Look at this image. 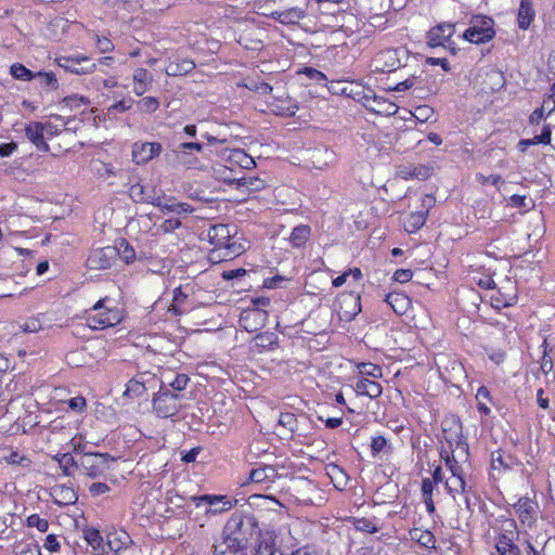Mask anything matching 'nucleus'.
Returning <instances> with one entry per match:
<instances>
[{"instance_id": "nucleus-27", "label": "nucleus", "mask_w": 555, "mask_h": 555, "mask_svg": "<svg viewBox=\"0 0 555 555\" xmlns=\"http://www.w3.org/2000/svg\"><path fill=\"white\" fill-rule=\"evenodd\" d=\"M354 391L359 396H366L371 399H376L382 395L383 387L378 382L361 377L354 385Z\"/></svg>"}, {"instance_id": "nucleus-62", "label": "nucleus", "mask_w": 555, "mask_h": 555, "mask_svg": "<svg viewBox=\"0 0 555 555\" xmlns=\"http://www.w3.org/2000/svg\"><path fill=\"white\" fill-rule=\"evenodd\" d=\"M67 404H68V408L72 411L78 412V413H82L86 410V406H87L86 399L83 397H81V396H77V397L70 398L67 401Z\"/></svg>"}, {"instance_id": "nucleus-43", "label": "nucleus", "mask_w": 555, "mask_h": 555, "mask_svg": "<svg viewBox=\"0 0 555 555\" xmlns=\"http://www.w3.org/2000/svg\"><path fill=\"white\" fill-rule=\"evenodd\" d=\"M255 343L260 350H272L278 346V335L273 332H263L255 337Z\"/></svg>"}, {"instance_id": "nucleus-56", "label": "nucleus", "mask_w": 555, "mask_h": 555, "mask_svg": "<svg viewBox=\"0 0 555 555\" xmlns=\"http://www.w3.org/2000/svg\"><path fill=\"white\" fill-rule=\"evenodd\" d=\"M551 138H552L551 126L550 125H545L543 127V130H542L541 134L534 135L533 138L528 139V140H529L531 145L550 144L551 143Z\"/></svg>"}, {"instance_id": "nucleus-41", "label": "nucleus", "mask_w": 555, "mask_h": 555, "mask_svg": "<svg viewBox=\"0 0 555 555\" xmlns=\"http://www.w3.org/2000/svg\"><path fill=\"white\" fill-rule=\"evenodd\" d=\"M386 301L398 314H403L410 304L409 298L400 293L388 294Z\"/></svg>"}, {"instance_id": "nucleus-39", "label": "nucleus", "mask_w": 555, "mask_h": 555, "mask_svg": "<svg viewBox=\"0 0 555 555\" xmlns=\"http://www.w3.org/2000/svg\"><path fill=\"white\" fill-rule=\"evenodd\" d=\"M353 527L357 531L364 533H376L380 530L379 520L374 518H353L352 520Z\"/></svg>"}, {"instance_id": "nucleus-8", "label": "nucleus", "mask_w": 555, "mask_h": 555, "mask_svg": "<svg viewBox=\"0 0 555 555\" xmlns=\"http://www.w3.org/2000/svg\"><path fill=\"white\" fill-rule=\"evenodd\" d=\"M57 66L75 75H88L96 69V63L82 54L61 55L55 59Z\"/></svg>"}, {"instance_id": "nucleus-35", "label": "nucleus", "mask_w": 555, "mask_h": 555, "mask_svg": "<svg viewBox=\"0 0 555 555\" xmlns=\"http://www.w3.org/2000/svg\"><path fill=\"white\" fill-rule=\"evenodd\" d=\"M335 153L333 150L323 147L318 149L312 154V163L315 168L324 169L335 163Z\"/></svg>"}, {"instance_id": "nucleus-3", "label": "nucleus", "mask_w": 555, "mask_h": 555, "mask_svg": "<svg viewBox=\"0 0 555 555\" xmlns=\"http://www.w3.org/2000/svg\"><path fill=\"white\" fill-rule=\"evenodd\" d=\"M258 524L253 515H245L235 512L228 519L223 534L231 538H237L240 542H244L248 546L249 540L256 534Z\"/></svg>"}, {"instance_id": "nucleus-31", "label": "nucleus", "mask_w": 555, "mask_h": 555, "mask_svg": "<svg viewBox=\"0 0 555 555\" xmlns=\"http://www.w3.org/2000/svg\"><path fill=\"white\" fill-rule=\"evenodd\" d=\"M534 18V11L531 0H520L517 24L520 29H528Z\"/></svg>"}, {"instance_id": "nucleus-14", "label": "nucleus", "mask_w": 555, "mask_h": 555, "mask_svg": "<svg viewBox=\"0 0 555 555\" xmlns=\"http://www.w3.org/2000/svg\"><path fill=\"white\" fill-rule=\"evenodd\" d=\"M197 507L207 505L206 513L220 514L232 508L233 503L225 495L204 494L193 498Z\"/></svg>"}, {"instance_id": "nucleus-64", "label": "nucleus", "mask_w": 555, "mask_h": 555, "mask_svg": "<svg viewBox=\"0 0 555 555\" xmlns=\"http://www.w3.org/2000/svg\"><path fill=\"white\" fill-rule=\"evenodd\" d=\"M181 227V221L178 218H169L165 220L158 228L163 233H171Z\"/></svg>"}, {"instance_id": "nucleus-58", "label": "nucleus", "mask_w": 555, "mask_h": 555, "mask_svg": "<svg viewBox=\"0 0 555 555\" xmlns=\"http://www.w3.org/2000/svg\"><path fill=\"white\" fill-rule=\"evenodd\" d=\"M186 294L182 291L181 287H177L173 291V299H172V310H175L178 313H182L181 305L186 299Z\"/></svg>"}, {"instance_id": "nucleus-60", "label": "nucleus", "mask_w": 555, "mask_h": 555, "mask_svg": "<svg viewBox=\"0 0 555 555\" xmlns=\"http://www.w3.org/2000/svg\"><path fill=\"white\" fill-rule=\"evenodd\" d=\"M133 103H134V101L132 99L120 100L119 102L113 104L108 108V112L111 114L127 112V111H129L132 107Z\"/></svg>"}, {"instance_id": "nucleus-16", "label": "nucleus", "mask_w": 555, "mask_h": 555, "mask_svg": "<svg viewBox=\"0 0 555 555\" xmlns=\"http://www.w3.org/2000/svg\"><path fill=\"white\" fill-rule=\"evenodd\" d=\"M370 93H372V95L369 93L364 95V106L367 109L375 114L386 116H391L397 113L398 106L395 103L390 102L382 95H376L373 93V91H370Z\"/></svg>"}, {"instance_id": "nucleus-61", "label": "nucleus", "mask_w": 555, "mask_h": 555, "mask_svg": "<svg viewBox=\"0 0 555 555\" xmlns=\"http://www.w3.org/2000/svg\"><path fill=\"white\" fill-rule=\"evenodd\" d=\"M111 491V487L105 482H93L89 486V493L92 496H101Z\"/></svg>"}, {"instance_id": "nucleus-12", "label": "nucleus", "mask_w": 555, "mask_h": 555, "mask_svg": "<svg viewBox=\"0 0 555 555\" xmlns=\"http://www.w3.org/2000/svg\"><path fill=\"white\" fill-rule=\"evenodd\" d=\"M442 434L449 448L453 449L455 447L462 450L467 448L463 441L462 424L457 417L451 416L442 422Z\"/></svg>"}, {"instance_id": "nucleus-11", "label": "nucleus", "mask_w": 555, "mask_h": 555, "mask_svg": "<svg viewBox=\"0 0 555 555\" xmlns=\"http://www.w3.org/2000/svg\"><path fill=\"white\" fill-rule=\"evenodd\" d=\"M157 377L150 372L138 373L131 378L126 387L124 396L137 398L142 396L149 388H154L157 384Z\"/></svg>"}, {"instance_id": "nucleus-54", "label": "nucleus", "mask_w": 555, "mask_h": 555, "mask_svg": "<svg viewBox=\"0 0 555 555\" xmlns=\"http://www.w3.org/2000/svg\"><path fill=\"white\" fill-rule=\"evenodd\" d=\"M36 77L40 78V83L44 87H49L52 90H55L59 88V82H57L56 76L52 72H49V73L38 72V73H36Z\"/></svg>"}, {"instance_id": "nucleus-19", "label": "nucleus", "mask_w": 555, "mask_h": 555, "mask_svg": "<svg viewBox=\"0 0 555 555\" xmlns=\"http://www.w3.org/2000/svg\"><path fill=\"white\" fill-rule=\"evenodd\" d=\"M131 543L130 535L125 531H115L106 535V543L103 547V555H119Z\"/></svg>"}, {"instance_id": "nucleus-33", "label": "nucleus", "mask_w": 555, "mask_h": 555, "mask_svg": "<svg viewBox=\"0 0 555 555\" xmlns=\"http://www.w3.org/2000/svg\"><path fill=\"white\" fill-rule=\"evenodd\" d=\"M195 63L189 59H177L168 64L165 72L168 76H182L192 72Z\"/></svg>"}, {"instance_id": "nucleus-21", "label": "nucleus", "mask_w": 555, "mask_h": 555, "mask_svg": "<svg viewBox=\"0 0 555 555\" xmlns=\"http://www.w3.org/2000/svg\"><path fill=\"white\" fill-rule=\"evenodd\" d=\"M132 92L137 96H142L144 93L151 90L153 86V75L143 67H138L133 70L132 74Z\"/></svg>"}, {"instance_id": "nucleus-25", "label": "nucleus", "mask_w": 555, "mask_h": 555, "mask_svg": "<svg viewBox=\"0 0 555 555\" xmlns=\"http://www.w3.org/2000/svg\"><path fill=\"white\" fill-rule=\"evenodd\" d=\"M53 502L59 506H66L76 503L78 495L72 487L56 485L51 489Z\"/></svg>"}, {"instance_id": "nucleus-42", "label": "nucleus", "mask_w": 555, "mask_h": 555, "mask_svg": "<svg viewBox=\"0 0 555 555\" xmlns=\"http://www.w3.org/2000/svg\"><path fill=\"white\" fill-rule=\"evenodd\" d=\"M310 227L306 224L297 225L293 229L289 242L294 247H300L302 246L310 236Z\"/></svg>"}, {"instance_id": "nucleus-37", "label": "nucleus", "mask_w": 555, "mask_h": 555, "mask_svg": "<svg viewBox=\"0 0 555 555\" xmlns=\"http://www.w3.org/2000/svg\"><path fill=\"white\" fill-rule=\"evenodd\" d=\"M237 42L246 50L260 51L263 48V42L256 36L255 30H246L242 33L237 39Z\"/></svg>"}, {"instance_id": "nucleus-13", "label": "nucleus", "mask_w": 555, "mask_h": 555, "mask_svg": "<svg viewBox=\"0 0 555 555\" xmlns=\"http://www.w3.org/2000/svg\"><path fill=\"white\" fill-rule=\"evenodd\" d=\"M52 128L50 124L33 121L25 128L26 138L41 152H49L50 146L44 140V135Z\"/></svg>"}, {"instance_id": "nucleus-4", "label": "nucleus", "mask_w": 555, "mask_h": 555, "mask_svg": "<svg viewBox=\"0 0 555 555\" xmlns=\"http://www.w3.org/2000/svg\"><path fill=\"white\" fill-rule=\"evenodd\" d=\"M494 36V21L485 15L474 16L470 20L469 27L462 35L463 39L475 44L488 42Z\"/></svg>"}, {"instance_id": "nucleus-52", "label": "nucleus", "mask_w": 555, "mask_h": 555, "mask_svg": "<svg viewBox=\"0 0 555 555\" xmlns=\"http://www.w3.org/2000/svg\"><path fill=\"white\" fill-rule=\"evenodd\" d=\"M434 108L429 105H420L415 107L412 115L415 117V119L420 122H426L434 116Z\"/></svg>"}, {"instance_id": "nucleus-7", "label": "nucleus", "mask_w": 555, "mask_h": 555, "mask_svg": "<svg viewBox=\"0 0 555 555\" xmlns=\"http://www.w3.org/2000/svg\"><path fill=\"white\" fill-rule=\"evenodd\" d=\"M204 145L198 142H183L172 150V156L176 165L186 169H199L202 163L197 157L202 153Z\"/></svg>"}, {"instance_id": "nucleus-55", "label": "nucleus", "mask_w": 555, "mask_h": 555, "mask_svg": "<svg viewBox=\"0 0 555 555\" xmlns=\"http://www.w3.org/2000/svg\"><path fill=\"white\" fill-rule=\"evenodd\" d=\"M440 555H461L459 545L451 541H441L436 548Z\"/></svg>"}, {"instance_id": "nucleus-50", "label": "nucleus", "mask_w": 555, "mask_h": 555, "mask_svg": "<svg viewBox=\"0 0 555 555\" xmlns=\"http://www.w3.org/2000/svg\"><path fill=\"white\" fill-rule=\"evenodd\" d=\"M358 370L362 377L371 376L374 378H379L383 375L382 367L373 363H360L358 365Z\"/></svg>"}, {"instance_id": "nucleus-40", "label": "nucleus", "mask_w": 555, "mask_h": 555, "mask_svg": "<svg viewBox=\"0 0 555 555\" xmlns=\"http://www.w3.org/2000/svg\"><path fill=\"white\" fill-rule=\"evenodd\" d=\"M214 172L216 177L220 180H222L225 183L232 184L236 183L238 181L237 172H235V169L232 167H229L225 164H216L214 166Z\"/></svg>"}, {"instance_id": "nucleus-57", "label": "nucleus", "mask_w": 555, "mask_h": 555, "mask_svg": "<svg viewBox=\"0 0 555 555\" xmlns=\"http://www.w3.org/2000/svg\"><path fill=\"white\" fill-rule=\"evenodd\" d=\"M254 555H275V550L272 541H259Z\"/></svg>"}, {"instance_id": "nucleus-45", "label": "nucleus", "mask_w": 555, "mask_h": 555, "mask_svg": "<svg viewBox=\"0 0 555 555\" xmlns=\"http://www.w3.org/2000/svg\"><path fill=\"white\" fill-rule=\"evenodd\" d=\"M426 222L424 212H412L404 222V229L409 233H414L421 229Z\"/></svg>"}, {"instance_id": "nucleus-22", "label": "nucleus", "mask_w": 555, "mask_h": 555, "mask_svg": "<svg viewBox=\"0 0 555 555\" xmlns=\"http://www.w3.org/2000/svg\"><path fill=\"white\" fill-rule=\"evenodd\" d=\"M410 540L425 551L437 548V540L434 533L427 529L413 528L409 531Z\"/></svg>"}, {"instance_id": "nucleus-9", "label": "nucleus", "mask_w": 555, "mask_h": 555, "mask_svg": "<svg viewBox=\"0 0 555 555\" xmlns=\"http://www.w3.org/2000/svg\"><path fill=\"white\" fill-rule=\"evenodd\" d=\"M399 49H385L375 54L371 62V68L376 73H391L401 66V54Z\"/></svg>"}, {"instance_id": "nucleus-28", "label": "nucleus", "mask_w": 555, "mask_h": 555, "mask_svg": "<svg viewBox=\"0 0 555 555\" xmlns=\"http://www.w3.org/2000/svg\"><path fill=\"white\" fill-rule=\"evenodd\" d=\"M360 299V295L353 292L343 295L340 308L346 319L351 320L361 312Z\"/></svg>"}, {"instance_id": "nucleus-34", "label": "nucleus", "mask_w": 555, "mask_h": 555, "mask_svg": "<svg viewBox=\"0 0 555 555\" xmlns=\"http://www.w3.org/2000/svg\"><path fill=\"white\" fill-rule=\"evenodd\" d=\"M278 473L273 466L267 465L251 469L249 479L255 483H269L273 482Z\"/></svg>"}, {"instance_id": "nucleus-48", "label": "nucleus", "mask_w": 555, "mask_h": 555, "mask_svg": "<svg viewBox=\"0 0 555 555\" xmlns=\"http://www.w3.org/2000/svg\"><path fill=\"white\" fill-rule=\"evenodd\" d=\"M11 75L18 80L30 81L36 78V73L26 68L23 64L15 63L10 68Z\"/></svg>"}, {"instance_id": "nucleus-38", "label": "nucleus", "mask_w": 555, "mask_h": 555, "mask_svg": "<svg viewBox=\"0 0 555 555\" xmlns=\"http://www.w3.org/2000/svg\"><path fill=\"white\" fill-rule=\"evenodd\" d=\"M114 247L116 248V251H118V257L127 264L132 263L135 260V250L127 240H116Z\"/></svg>"}, {"instance_id": "nucleus-24", "label": "nucleus", "mask_w": 555, "mask_h": 555, "mask_svg": "<svg viewBox=\"0 0 555 555\" xmlns=\"http://www.w3.org/2000/svg\"><path fill=\"white\" fill-rule=\"evenodd\" d=\"M244 250L245 247L242 244L233 241L231 237L229 242H227V244H224L220 249L210 251V259L215 261L232 259L241 255Z\"/></svg>"}, {"instance_id": "nucleus-32", "label": "nucleus", "mask_w": 555, "mask_h": 555, "mask_svg": "<svg viewBox=\"0 0 555 555\" xmlns=\"http://www.w3.org/2000/svg\"><path fill=\"white\" fill-rule=\"evenodd\" d=\"M224 160H231L238 163V169H253L256 167L255 159L248 155L245 151L240 149H234L229 151L227 156L224 157Z\"/></svg>"}, {"instance_id": "nucleus-26", "label": "nucleus", "mask_w": 555, "mask_h": 555, "mask_svg": "<svg viewBox=\"0 0 555 555\" xmlns=\"http://www.w3.org/2000/svg\"><path fill=\"white\" fill-rule=\"evenodd\" d=\"M306 16V11L299 7L289 8L286 10L274 11L271 17L284 25L297 24Z\"/></svg>"}, {"instance_id": "nucleus-46", "label": "nucleus", "mask_w": 555, "mask_h": 555, "mask_svg": "<svg viewBox=\"0 0 555 555\" xmlns=\"http://www.w3.org/2000/svg\"><path fill=\"white\" fill-rule=\"evenodd\" d=\"M60 468L65 476H73L74 472L79 469V460H75L70 453H64L61 456Z\"/></svg>"}, {"instance_id": "nucleus-47", "label": "nucleus", "mask_w": 555, "mask_h": 555, "mask_svg": "<svg viewBox=\"0 0 555 555\" xmlns=\"http://www.w3.org/2000/svg\"><path fill=\"white\" fill-rule=\"evenodd\" d=\"M278 426L285 429L288 434H293L297 429V417L292 412L280 414Z\"/></svg>"}, {"instance_id": "nucleus-29", "label": "nucleus", "mask_w": 555, "mask_h": 555, "mask_svg": "<svg viewBox=\"0 0 555 555\" xmlns=\"http://www.w3.org/2000/svg\"><path fill=\"white\" fill-rule=\"evenodd\" d=\"M446 465L448 466L449 470L452 473V478L447 481V487L449 488L450 492H452L451 483L455 488H460L462 492L465 491V482L463 477L461 476V467L457 465V462L454 460V456L449 455L446 452Z\"/></svg>"}, {"instance_id": "nucleus-5", "label": "nucleus", "mask_w": 555, "mask_h": 555, "mask_svg": "<svg viewBox=\"0 0 555 555\" xmlns=\"http://www.w3.org/2000/svg\"><path fill=\"white\" fill-rule=\"evenodd\" d=\"M183 396L170 391L169 389H159L153 397V411L158 417L167 418L176 415L182 406Z\"/></svg>"}, {"instance_id": "nucleus-18", "label": "nucleus", "mask_w": 555, "mask_h": 555, "mask_svg": "<svg viewBox=\"0 0 555 555\" xmlns=\"http://www.w3.org/2000/svg\"><path fill=\"white\" fill-rule=\"evenodd\" d=\"M214 555H248V546L240 542L237 538L227 537L222 533V540L214 544Z\"/></svg>"}, {"instance_id": "nucleus-15", "label": "nucleus", "mask_w": 555, "mask_h": 555, "mask_svg": "<svg viewBox=\"0 0 555 555\" xmlns=\"http://www.w3.org/2000/svg\"><path fill=\"white\" fill-rule=\"evenodd\" d=\"M455 33V24L441 23L433 27L427 34V43L429 47H446Z\"/></svg>"}, {"instance_id": "nucleus-20", "label": "nucleus", "mask_w": 555, "mask_h": 555, "mask_svg": "<svg viewBox=\"0 0 555 555\" xmlns=\"http://www.w3.org/2000/svg\"><path fill=\"white\" fill-rule=\"evenodd\" d=\"M162 144L158 142L135 143L132 149V158L137 164H145L158 156Z\"/></svg>"}, {"instance_id": "nucleus-36", "label": "nucleus", "mask_w": 555, "mask_h": 555, "mask_svg": "<svg viewBox=\"0 0 555 555\" xmlns=\"http://www.w3.org/2000/svg\"><path fill=\"white\" fill-rule=\"evenodd\" d=\"M3 460L10 465L17 466L23 469H30L33 465L30 456L27 453L20 452L17 450H11L9 454L3 456Z\"/></svg>"}, {"instance_id": "nucleus-23", "label": "nucleus", "mask_w": 555, "mask_h": 555, "mask_svg": "<svg viewBox=\"0 0 555 555\" xmlns=\"http://www.w3.org/2000/svg\"><path fill=\"white\" fill-rule=\"evenodd\" d=\"M231 231L228 224H215L209 228L207 238L214 248L211 250L220 249L231 238Z\"/></svg>"}, {"instance_id": "nucleus-10", "label": "nucleus", "mask_w": 555, "mask_h": 555, "mask_svg": "<svg viewBox=\"0 0 555 555\" xmlns=\"http://www.w3.org/2000/svg\"><path fill=\"white\" fill-rule=\"evenodd\" d=\"M117 258L118 251H116L114 245H108L92 249L87 259V264L91 270H105L111 268Z\"/></svg>"}, {"instance_id": "nucleus-44", "label": "nucleus", "mask_w": 555, "mask_h": 555, "mask_svg": "<svg viewBox=\"0 0 555 555\" xmlns=\"http://www.w3.org/2000/svg\"><path fill=\"white\" fill-rule=\"evenodd\" d=\"M238 188H245L248 191L257 192L266 186V181L259 177H246L242 176L237 181Z\"/></svg>"}, {"instance_id": "nucleus-1", "label": "nucleus", "mask_w": 555, "mask_h": 555, "mask_svg": "<svg viewBox=\"0 0 555 555\" xmlns=\"http://www.w3.org/2000/svg\"><path fill=\"white\" fill-rule=\"evenodd\" d=\"M125 318V311L117 307L114 299H100L87 311L86 322L92 330H104L119 324Z\"/></svg>"}, {"instance_id": "nucleus-53", "label": "nucleus", "mask_w": 555, "mask_h": 555, "mask_svg": "<svg viewBox=\"0 0 555 555\" xmlns=\"http://www.w3.org/2000/svg\"><path fill=\"white\" fill-rule=\"evenodd\" d=\"M26 521L28 527L37 528L40 532H46L49 529V521L38 514L28 516Z\"/></svg>"}, {"instance_id": "nucleus-63", "label": "nucleus", "mask_w": 555, "mask_h": 555, "mask_svg": "<svg viewBox=\"0 0 555 555\" xmlns=\"http://www.w3.org/2000/svg\"><path fill=\"white\" fill-rule=\"evenodd\" d=\"M190 377L185 374H177L173 380L169 382L170 387L175 390L181 391L186 388Z\"/></svg>"}, {"instance_id": "nucleus-51", "label": "nucleus", "mask_w": 555, "mask_h": 555, "mask_svg": "<svg viewBox=\"0 0 555 555\" xmlns=\"http://www.w3.org/2000/svg\"><path fill=\"white\" fill-rule=\"evenodd\" d=\"M253 304L256 307V310L245 312V315L242 317V321L250 317H261L262 313L260 311L261 308L269 306L270 299L267 297H257L253 299Z\"/></svg>"}, {"instance_id": "nucleus-6", "label": "nucleus", "mask_w": 555, "mask_h": 555, "mask_svg": "<svg viewBox=\"0 0 555 555\" xmlns=\"http://www.w3.org/2000/svg\"><path fill=\"white\" fill-rule=\"evenodd\" d=\"M115 459L108 453H85L79 459V469L90 478H98L109 469Z\"/></svg>"}, {"instance_id": "nucleus-49", "label": "nucleus", "mask_w": 555, "mask_h": 555, "mask_svg": "<svg viewBox=\"0 0 555 555\" xmlns=\"http://www.w3.org/2000/svg\"><path fill=\"white\" fill-rule=\"evenodd\" d=\"M137 107L141 113L151 114L158 109L159 102L154 96H145L137 102Z\"/></svg>"}, {"instance_id": "nucleus-17", "label": "nucleus", "mask_w": 555, "mask_h": 555, "mask_svg": "<svg viewBox=\"0 0 555 555\" xmlns=\"http://www.w3.org/2000/svg\"><path fill=\"white\" fill-rule=\"evenodd\" d=\"M132 195L137 197L138 202L150 203L164 212H175L176 201L172 198H166L164 195H143V186L133 185L131 188Z\"/></svg>"}, {"instance_id": "nucleus-30", "label": "nucleus", "mask_w": 555, "mask_h": 555, "mask_svg": "<svg viewBox=\"0 0 555 555\" xmlns=\"http://www.w3.org/2000/svg\"><path fill=\"white\" fill-rule=\"evenodd\" d=\"M535 507L537 504L528 498H520L514 504V508L522 524H530L532 521Z\"/></svg>"}, {"instance_id": "nucleus-59", "label": "nucleus", "mask_w": 555, "mask_h": 555, "mask_svg": "<svg viewBox=\"0 0 555 555\" xmlns=\"http://www.w3.org/2000/svg\"><path fill=\"white\" fill-rule=\"evenodd\" d=\"M543 347V357H542V360H541V365H540V370L545 374L547 375L550 372H552L553 370V361L552 359L547 356V343L546 340L543 341L542 346Z\"/></svg>"}, {"instance_id": "nucleus-2", "label": "nucleus", "mask_w": 555, "mask_h": 555, "mask_svg": "<svg viewBox=\"0 0 555 555\" xmlns=\"http://www.w3.org/2000/svg\"><path fill=\"white\" fill-rule=\"evenodd\" d=\"M493 529L495 532L494 546L499 555H521V550L517 544L519 531L514 519L500 517Z\"/></svg>"}]
</instances>
